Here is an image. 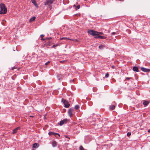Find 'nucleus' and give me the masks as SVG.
<instances>
[{
    "label": "nucleus",
    "mask_w": 150,
    "mask_h": 150,
    "mask_svg": "<svg viewBox=\"0 0 150 150\" xmlns=\"http://www.w3.org/2000/svg\"><path fill=\"white\" fill-rule=\"evenodd\" d=\"M58 79H59V80H60L61 79V78H58Z\"/></svg>",
    "instance_id": "nucleus-37"
},
{
    "label": "nucleus",
    "mask_w": 150,
    "mask_h": 150,
    "mask_svg": "<svg viewBox=\"0 0 150 150\" xmlns=\"http://www.w3.org/2000/svg\"><path fill=\"white\" fill-rule=\"evenodd\" d=\"M0 14H4L7 12V8L6 7L5 4H4L1 3L0 4Z\"/></svg>",
    "instance_id": "nucleus-1"
},
{
    "label": "nucleus",
    "mask_w": 150,
    "mask_h": 150,
    "mask_svg": "<svg viewBox=\"0 0 150 150\" xmlns=\"http://www.w3.org/2000/svg\"><path fill=\"white\" fill-rule=\"evenodd\" d=\"M17 68L16 67H13L12 68V70H13L14 69H16Z\"/></svg>",
    "instance_id": "nucleus-30"
},
{
    "label": "nucleus",
    "mask_w": 150,
    "mask_h": 150,
    "mask_svg": "<svg viewBox=\"0 0 150 150\" xmlns=\"http://www.w3.org/2000/svg\"><path fill=\"white\" fill-rule=\"evenodd\" d=\"M20 128V127H19L13 130V133H15L17 132L18 130Z\"/></svg>",
    "instance_id": "nucleus-11"
},
{
    "label": "nucleus",
    "mask_w": 150,
    "mask_h": 150,
    "mask_svg": "<svg viewBox=\"0 0 150 150\" xmlns=\"http://www.w3.org/2000/svg\"><path fill=\"white\" fill-rule=\"evenodd\" d=\"M80 7V5H77V6H76L75 9L76 10H77L78 9H79Z\"/></svg>",
    "instance_id": "nucleus-21"
},
{
    "label": "nucleus",
    "mask_w": 150,
    "mask_h": 150,
    "mask_svg": "<svg viewBox=\"0 0 150 150\" xmlns=\"http://www.w3.org/2000/svg\"><path fill=\"white\" fill-rule=\"evenodd\" d=\"M141 70L142 71L146 72L150 71V69L146 68L143 67H142L141 68Z\"/></svg>",
    "instance_id": "nucleus-6"
},
{
    "label": "nucleus",
    "mask_w": 150,
    "mask_h": 150,
    "mask_svg": "<svg viewBox=\"0 0 150 150\" xmlns=\"http://www.w3.org/2000/svg\"><path fill=\"white\" fill-rule=\"evenodd\" d=\"M149 103V102L148 101L143 100V104L144 106H146Z\"/></svg>",
    "instance_id": "nucleus-9"
},
{
    "label": "nucleus",
    "mask_w": 150,
    "mask_h": 150,
    "mask_svg": "<svg viewBox=\"0 0 150 150\" xmlns=\"http://www.w3.org/2000/svg\"><path fill=\"white\" fill-rule=\"evenodd\" d=\"M35 17H33L32 18H31L30 19V22H31L32 21H34L35 19Z\"/></svg>",
    "instance_id": "nucleus-19"
},
{
    "label": "nucleus",
    "mask_w": 150,
    "mask_h": 150,
    "mask_svg": "<svg viewBox=\"0 0 150 150\" xmlns=\"http://www.w3.org/2000/svg\"><path fill=\"white\" fill-rule=\"evenodd\" d=\"M48 134L49 135H53L55 136H56V135H58L59 137H60V135L58 133H56L55 132H49L48 133Z\"/></svg>",
    "instance_id": "nucleus-7"
},
{
    "label": "nucleus",
    "mask_w": 150,
    "mask_h": 150,
    "mask_svg": "<svg viewBox=\"0 0 150 150\" xmlns=\"http://www.w3.org/2000/svg\"><path fill=\"white\" fill-rule=\"evenodd\" d=\"M52 145L53 147H55L57 146V142L55 141L52 142Z\"/></svg>",
    "instance_id": "nucleus-17"
},
{
    "label": "nucleus",
    "mask_w": 150,
    "mask_h": 150,
    "mask_svg": "<svg viewBox=\"0 0 150 150\" xmlns=\"http://www.w3.org/2000/svg\"><path fill=\"white\" fill-rule=\"evenodd\" d=\"M99 38L100 39H105L106 38V37L104 36H101L100 35H99Z\"/></svg>",
    "instance_id": "nucleus-20"
},
{
    "label": "nucleus",
    "mask_w": 150,
    "mask_h": 150,
    "mask_svg": "<svg viewBox=\"0 0 150 150\" xmlns=\"http://www.w3.org/2000/svg\"><path fill=\"white\" fill-rule=\"evenodd\" d=\"M76 5H74V6H73V7H76Z\"/></svg>",
    "instance_id": "nucleus-35"
},
{
    "label": "nucleus",
    "mask_w": 150,
    "mask_h": 150,
    "mask_svg": "<svg viewBox=\"0 0 150 150\" xmlns=\"http://www.w3.org/2000/svg\"><path fill=\"white\" fill-rule=\"evenodd\" d=\"M115 108V106L113 104V105H110L109 106V109L110 110H114Z\"/></svg>",
    "instance_id": "nucleus-10"
},
{
    "label": "nucleus",
    "mask_w": 150,
    "mask_h": 150,
    "mask_svg": "<svg viewBox=\"0 0 150 150\" xmlns=\"http://www.w3.org/2000/svg\"><path fill=\"white\" fill-rule=\"evenodd\" d=\"M69 121V120L67 119H64L61 120L59 123H58L60 126H62L64 124H66Z\"/></svg>",
    "instance_id": "nucleus-3"
},
{
    "label": "nucleus",
    "mask_w": 150,
    "mask_h": 150,
    "mask_svg": "<svg viewBox=\"0 0 150 150\" xmlns=\"http://www.w3.org/2000/svg\"><path fill=\"white\" fill-rule=\"evenodd\" d=\"M79 150H85V149L81 145L79 147Z\"/></svg>",
    "instance_id": "nucleus-23"
},
{
    "label": "nucleus",
    "mask_w": 150,
    "mask_h": 150,
    "mask_svg": "<svg viewBox=\"0 0 150 150\" xmlns=\"http://www.w3.org/2000/svg\"><path fill=\"white\" fill-rule=\"evenodd\" d=\"M96 36H94V38L96 39H99V35H96Z\"/></svg>",
    "instance_id": "nucleus-25"
},
{
    "label": "nucleus",
    "mask_w": 150,
    "mask_h": 150,
    "mask_svg": "<svg viewBox=\"0 0 150 150\" xmlns=\"http://www.w3.org/2000/svg\"><path fill=\"white\" fill-rule=\"evenodd\" d=\"M50 63V61H48L46 63H45V64L46 65H47L48 64H49Z\"/></svg>",
    "instance_id": "nucleus-31"
},
{
    "label": "nucleus",
    "mask_w": 150,
    "mask_h": 150,
    "mask_svg": "<svg viewBox=\"0 0 150 150\" xmlns=\"http://www.w3.org/2000/svg\"><path fill=\"white\" fill-rule=\"evenodd\" d=\"M58 46V45L57 44L56 45H53L52 46V47L53 48H55V47H57Z\"/></svg>",
    "instance_id": "nucleus-28"
},
{
    "label": "nucleus",
    "mask_w": 150,
    "mask_h": 150,
    "mask_svg": "<svg viewBox=\"0 0 150 150\" xmlns=\"http://www.w3.org/2000/svg\"><path fill=\"white\" fill-rule=\"evenodd\" d=\"M40 37H41V40H49V39H51V38H46L45 39H43V38L44 36V35H40Z\"/></svg>",
    "instance_id": "nucleus-12"
},
{
    "label": "nucleus",
    "mask_w": 150,
    "mask_h": 150,
    "mask_svg": "<svg viewBox=\"0 0 150 150\" xmlns=\"http://www.w3.org/2000/svg\"><path fill=\"white\" fill-rule=\"evenodd\" d=\"M51 43L52 42H51L49 41L48 42H47L46 43H45L44 45L46 47L50 46L51 45Z\"/></svg>",
    "instance_id": "nucleus-13"
},
{
    "label": "nucleus",
    "mask_w": 150,
    "mask_h": 150,
    "mask_svg": "<svg viewBox=\"0 0 150 150\" xmlns=\"http://www.w3.org/2000/svg\"><path fill=\"white\" fill-rule=\"evenodd\" d=\"M60 39L61 40H67V39L69 40H71L70 38H66V37H63V38H60Z\"/></svg>",
    "instance_id": "nucleus-18"
},
{
    "label": "nucleus",
    "mask_w": 150,
    "mask_h": 150,
    "mask_svg": "<svg viewBox=\"0 0 150 150\" xmlns=\"http://www.w3.org/2000/svg\"><path fill=\"white\" fill-rule=\"evenodd\" d=\"M30 117H33V116H30Z\"/></svg>",
    "instance_id": "nucleus-40"
},
{
    "label": "nucleus",
    "mask_w": 150,
    "mask_h": 150,
    "mask_svg": "<svg viewBox=\"0 0 150 150\" xmlns=\"http://www.w3.org/2000/svg\"><path fill=\"white\" fill-rule=\"evenodd\" d=\"M63 102L65 108H68L69 107L70 104L67 100H64Z\"/></svg>",
    "instance_id": "nucleus-4"
},
{
    "label": "nucleus",
    "mask_w": 150,
    "mask_h": 150,
    "mask_svg": "<svg viewBox=\"0 0 150 150\" xmlns=\"http://www.w3.org/2000/svg\"><path fill=\"white\" fill-rule=\"evenodd\" d=\"M39 145L37 143H35L33 144V147L34 148H36L38 147Z\"/></svg>",
    "instance_id": "nucleus-16"
},
{
    "label": "nucleus",
    "mask_w": 150,
    "mask_h": 150,
    "mask_svg": "<svg viewBox=\"0 0 150 150\" xmlns=\"http://www.w3.org/2000/svg\"><path fill=\"white\" fill-rule=\"evenodd\" d=\"M88 33L92 36H95L98 35V32L92 30H89L88 31Z\"/></svg>",
    "instance_id": "nucleus-2"
},
{
    "label": "nucleus",
    "mask_w": 150,
    "mask_h": 150,
    "mask_svg": "<svg viewBox=\"0 0 150 150\" xmlns=\"http://www.w3.org/2000/svg\"><path fill=\"white\" fill-rule=\"evenodd\" d=\"M31 1L32 3L35 5V6L37 7H38V5L36 3V1L35 0H31Z\"/></svg>",
    "instance_id": "nucleus-15"
},
{
    "label": "nucleus",
    "mask_w": 150,
    "mask_h": 150,
    "mask_svg": "<svg viewBox=\"0 0 150 150\" xmlns=\"http://www.w3.org/2000/svg\"><path fill=\"white\" fill-rule=\"evenodd\" d=\"M53 3L52 1L51 0H47L45 3V5L50 6L51 4Z\"/></svg>",
    "instance_id": "nucleus-5"
},
{
    "label": "nucleus",
    "mask_w": 150,
    "mask_h": 150,
    "mask_svg": "<svg viewBox=\"0 0 150 150\" xmlns=\"http://www.w3.org/2000/svg\"><path fill=\"white\" fill-rule=\"evenodd\" d=\"M103 33L101 32H98V35H103Z\"/></svg>",
    "instance_id": "nucleus-29"
},
{
    "label": "nucleus",
    "mask_w": 150,
    "mask_h": 150,
    "mask_svg": "<svg viewBox=\"0 0 150 150\" xmlns=\"http://www.w3.org/2000/svg\"><path fill=\"white\" fill-rule=\"evenodd\" d=\"M65 137H66V138H68V137H67V136H65Z\"/></svg>",
    "instance_id": "nucleus-38"
},
{
    "label": "nucleus",
    "mask_w": 150,
    "mask_h": 150,
    "mask_svg": "<svg viewBox=\"0 0 150 150\" xmlns=\"http://www.w3.org/2000/svg\"><path fill=\"white\" fill-rule=\"evenodd\" d=\"M79 108V107L78 105H76L75 106V109L76 110H78Z\"/></svg>",
    "instance_id": "nucleus-22"
},
{
    "label": "nucleus",
    "mask_w": 150,
    "mask_h": 150,
    "mask_svg": "<svg viewBox=\"0 0 150 150\" xmlns=\"http://www.w3.org/2000/svg\"><path fill=\"white\" fill-rule=\"evenodd\" d=\"M74 111V109L72 108H70L69 109L68 111V113L70 117L71 116V115L72 114V111Z\"/></svg>",
    "instance_id": "nucleus-8"
},
{
    "label": "nucleus",
    "mask_w": 150,
    "mask_h": 150,
    "mask_svg": "<svg viewBox=\"0 0 150 150\" xmlns=\"http://www.w3.org/2000/svg\"><path fill=\"white\" fill-rule=\"evenodd\" d=\"M98 47L99 49H102L103 48V45H100Z\"/></svg>",
    "instance_id": "nucleus-27"
},
{
    "label": "nucleus",
    "mask_w": 150,
    "mask_h": 150,
    "mask_svg": "<svg viewBox=\"0 0 150 150\" xmlns=\"http://www.w3.org/2000/svg\"><path fill=\"white\" fill-rule=\"evenodd\" d=\"M133 70L134 71H136V72H138L139 71V69L138 68V67L134 66V67H133Z\"/></svg>",
    "instance_id": "nucleus-14"
},
{
    "label": "nucleus",
    "mask_w": 150,
    "mask_h": 150,
    "mask_svg": "<svg viewBox=\"0 0 150 150\" xmlns=\"http://www.w3.org/2000/svg\"><path fill=\"white\" fill-rule=\"evenodd\" d=\"M132 78H130V77H127L126 78V79L127 80V79H131Z\"/></svg>",
    "instance_id": "nucleus-33"
},
{
    "label": "nucleus",
    "mask_w": 150,
    "mask_h": 150,
    "mask_svg": "<svg viewBox=\"0 0 150 150\" xmlns=\"http://www.w3.org/2000/svg\"><path fill=\"white\" fill-rule=\"evenodd\" d=\"M63 100H64L63 99V98L62 99V101Z\"/></svg>",
    "instance_id": "nucleus-39"
},
{
    "label": "nucleus",
    "mask_w": 150,
    "mask_h": 150,
    "mask_svg": "<svg viewBox=\"0 0 150 150\" xmlns=\"http://www.w3.org/2000/svg\"><path fill=\"white\" fill-rule=\"evenodd\" d=\"M131 135V132H128L127 133V137H129Z\"/></svg>",
    "instance_id": "nucleus-26"
},
{
    "label": "nucleus",
    "mask_w": 150,
    "mask_h": 150,
    "mask_svg": "<svg viewBox=\"0 0 150 150\" xmlns=\"http://www.w3.org/2000/svg\"><path fill=\"white\" fill-rule=\"evenodd\" d=\"M55 0H51L52 1V2L53 3V2L55 1Z\"/></svg>",
    "instance_id": "nucleus-36"
},
{
    "label": "nucleus",
    "mask_w": 150,
    "mask_h": 150,
    "mask_svg": "<svg viewBox=\"0 0 150 150\" xmlns=\"http://www.w3.org/2000/svg\"><path fill=\"white\" fill-rule=\"evenodd\" d=\"M116 34V33L115 32H113L111 33L112 35H115Z\"/></svg>",
    "instance_id": "nucleus-32"
},
{
    "label": "nucleus",
    "mask_w": 150,
    "mask_h": 150,
    "mask_svg": "<svg viewBox=\"0 0 150 150\" xmlns=\"http://www.w3.org/2000/svg\"><path fill=\"white\" fill-rule=\"evenodd\" d=\"M148 132H150V129L148 130Z\"/></svg>",
    "instance_id": "nucleus-34"
},
{
    "label": "nucleus",
    "mask_w": 150,
    "mask_h": 150,
    "mask_svg": "<svg viewBox=\"0 0 150 150\" xmlns=\"http://www.w3.org/2000/svg\"><path fill=\"white\" fill-rule=\"evenodd\" d=\"M109 76V74L108 73H107L105 74V78H108Z\"/></svg>",
    "instance_id": "nucleus-24"
}]
</instances>
